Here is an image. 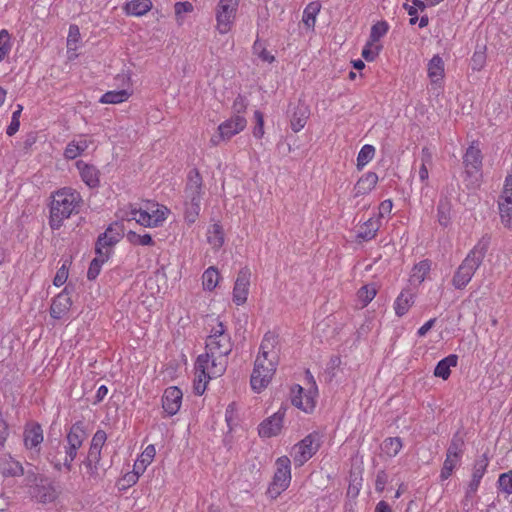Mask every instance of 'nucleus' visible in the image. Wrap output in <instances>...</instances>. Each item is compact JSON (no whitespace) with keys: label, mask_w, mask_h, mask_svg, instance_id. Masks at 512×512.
<instances>
[{"label":"nucleus","mask_w":512,"mask_h":512,"mask_svg":"<svg viewBox=\"0 0 512 512\" xmlns=\"http://www.w3.org/2000/svg\"><path fill=\"white\" fill-rule=\"evenodd\" d=\"M233 348V343L226 326L221 321H215L206 338V352L197 357L194 370V393L204 394L207 384L213 378L220 377L227 367V356Z\"/></svg>","instance_id":"obj_1"},{"label":"nucleus","mask_w":512,"mask_h":512,"mask_svg":"<svg viewBox=\"0 0 512 512\" xmlns=\"http://www.w3.org/2000/svg\"><path fill=\"white\" fill-rule=\"evenodd\" d=\"M280 350L278 335L267 332L261 341L250 378L254 392L261 393L270 384L279 364Z\"/></svg>","instance_id":"obj_2"},{"label":"nucleus","mask_w":512,"mask_h":512,"mask_svg":"<svg viewBox=\"0 0 512 512\" xmlns=\"http://www.w3.org/2000/svg\"><path fill=\"white\" fill-rule=\"evenodd\" d=\"M490 243L491 237L484 235L469 251L453 275L452 285L455 289H463L468 285L475 272L482 264Z\"/></svg>","instance_id":"obj_3"},{"label":"nucleus","mask_w":512,"mask_h":512,"mask_svg":"<svg viewBox=\"0 0 512 512\" xmlns=\"http://www.w3.org/2000/svg\"><path fill=\"white\" fill-rule=\"evenodd\" d=\"M86 438L87 433L85 431L83 423L80 421L74 423L70 427L65 438V442L63 445L64 456L60 457V453H49L48 455V460L54 467V469L59 472L70 471L72 469L73 461L77 457L78 450L82 447Z\"/></svg>","instance_id":"obj_4"},{"label":"nucleus","mask_w":512,"mask_h":512,"mask_svg":"<svg viewBox=\"0 0 512 512\" xmlns=\"http://www.w3.org/2000/svg\"><path fill=\"white\" fill-rule=\"evenodd\" d=\"M81 200L80 193L71 188L57 191L50 206V227L53 230L59 229L66 219L78 212Z\"/></svg>","instance_id":"obj_5"},{"label":"nucleus","mask_w":512,"mask_h":512,"mask_svg":"<svg viewBox=\"0 0 512 512\" xmlns=\"http://www.w3.org/2000/svg\"><path fill=\"white\" fill-rule=\"evenodd\" d=\"M169 209L157 203H147L145 209L135 205H128L118 210L117 216L121 221H136L139 225L148 228L161 226L167 219Z\"/></svg>","instance_id":"obj_6"},{"label":"nucleus","mask_w":512,"mask_h":512,"mask_svg":"<svg viewBox=\"0 0 512 512\" xmlns=\"http://www.w3.org/2000/svg\"><path fill=\"white\" fill-rule=\"evenodd\" d=\"M292 480L291 460L287 456H281L275 461V471L268 485L266 495L271 500L277 499L288 489Z\"/></svg>","instance_id":"obj_7"},{"label":"nucleus","mask_w":512,"mask_h":512,"mask_svg":"<svg viewBox=\"0 0 512 512\" xmlns=\"http://www.w3.org/2000/svg\"><path fill=\"white\" fill-rule=\"evenodd\" d=\"M465 174L470 185L478 187L482 179V154L474 143L470 145L463 157Z\"/></svg>","instance_id":"obj_8"},{"label":"nucleus","mask_w":512,"mask_h":512,"mask_svg":"<svg viewBox=\"0 0 512 512\" xmlns=\"http://www.w3.org/2000/svg\"><path fill=\"white\" fill-rule=\"evenodd\" d=\"M320 447V436L317 433H311L295 444L291 451V457L296 466L304 465Z\"/></svg>","instance_id":"obj_9"},{"label":"nucleus","mask_w":512,"mask_h":512,"mask_svg":"<svg viewBox=\"0 0 512 512\" xmlns=\"http://www.w3.org/2000/svg\"><path fill=\"white\" fill-rule=\"evenodd\" d=\"M239 0H219L217 5L216 29L220 34H227L235 21Z\"/></svg>","instance_id":"obj_10"},{"label":"nucleus","mask_w":512,"mask_h":512,"mask_svg":"<svg viewBox=\"0 0 512 512\" xmlns=\"http://www.w3.org/2000/svg\"><path fill=\"white\" fill-rule=\"evenodd\" d=\"M317 396L318 389L315 382L306 390L300 385H294L291 388L292 404L306 413H310L314 410Z\"/></svg>","instance_id":"obj_11"},{"label":"nucleus","mask_w":512,"mask_h":512,"mask_svg":"<svg viewBox=\"0 0 512 512\" xmlns=\"http://www.w3.org/2000/svg\"><path fill=\"white\" fill-rule=\"evenodd\" d=\"M123 235L124 227L122 223L115 222L110 224L106 231L99 235L95 251L108 252V255L111 256L113 246L122 239Z\"/></svg>","instance_id":"obj_12"},{"label":"nucleus","mask_w":512,"mask_h":512,"mask_svg":"<svg viewBox=\"0 0 512 512\" xmlns=\"http://www.w3.org/2000/svg\"><path fill=\"white\" fill-rule=\"evenodd\" d=\"M247 125L246 119L242 115H234L218 126V135L211 138L213 145H218L222 140H229L236 134L244 130Z\"/></svg>","instance_id":"obj_13"},{"label":"nucleus","mask_w":512,"mask_h":512,"mask_svg":"<svg viewBox=\"0 0 512 512\" xmlns=\"http://www.w3.org/2000/svg\"><path fill=\"white\" fill-rule=\"evenodd\" d=\"M44 440L43 429L37 422H27L23 429V445L34 453H39L41 444Z\"/></svg>","instance_id":"obj_14"},{"label":"nucleus","mask_w":512,"mask_h":512,"mask_svg":"<svg viewBox=\"0 0 512 512\" xmlns=\"http://www.w3.org/2000/svg\"><path fill=\"white\" fill-rule=\"evenodd\" d=\"M427 75L430 79L431 88L440 93L443 89L445 76V64L439 55H434L427 64Z\"/></svg>","instance_id":"obj_15"},{"label":"nucleus","mask_w":512,"mask_h":512,"mask_svg":"<svg viewBox=\"0 0 512 512\" xmlns=\"http://www.w3.org/2000/svg\"><path fill=\"white\" fill-rule=\"evenodd\" d=\"M251 271L249 268H242L235 280L233 288V302L236 305H243L249 294Z\"/></svg>","instance_id":"obj_16"},{"label":"nucleus","mask_w":512,"mask_h":512,"mask_svg":"<svg viewBox=\"0 0 512 512\" xmlns=\"http://www.w3.org/2000/svg\"><path fill=\"white\" fill-rule=\"evenodd\" d=\"M183 393L176 386L165 389L162 396V407L168 416H174L181 407Z\"/></svg>","instance_id":"obj_17"},{"label":"nucleus","mask_w":512,"mask_h":512,"mask_svg":"<svg viewBox=\"0 0 512 512\" xmlns=\"http://www.w3.org/2000/svg\"><path fill=\"white\" fill-rule=\"evenodd\" d=\"M93 144L92 137L81 134L71 140L65 147L64 157L68 160H74L81 156Z\"/></svg>","instance_id":"obj_18"},{"label":"nucleus","mask_w":512,"mask_h":512,"mask_svg":"<svg viewBox=\"0 0 512 512\" xmlns=\"http://www.w3.org/2000/svg\"><path fill=\"white\" fill-rule=\"evenodd\" d=\"M285 412L279 409L272 416L264 420L258 428L261 437H273L280 433L283 426Z\"/></svg>","instance_id":"obj_19"},{"label":"nucleus","mask_w":512,"mask_h":512,"mask_svg":"<svg viewBox=\"0 0 512 512\" xmlns=\"http://www.w3.org/2000/svg\"><path fill=\"white\" fill-rule=\"evenodd\" d=\"M184 201L201 202L202 199V177L197 170H191L187 177V184L184 191Z\"/></svg>","instance_id":"obj_20"},{"label":"nucleus","mask_w":512,"mask_h":512,"mask_svg":"<svg viewBox=\"0 0 512 512\" xmlns=\"http://www.w3.org/2000/svg\"><path fill=\"white\" fill-rule=\"evenodd\" d=\"M71 306V297L69 293L64 290L53 298L50 307V315L54 319H62L69 312Z\"/></svg>","instance_id":"obj_21"},{"label":"nucleus","mask_w":512,"mask_h":512,"mask_svg":"<svg viewBox=\"0 0 512 512\" xmlns=\"http://www.w3.org/2000/svg\"><path fill=\"white\" fill-rule=\"evenodd\" d=\"M76 167L79 171L82 181L90 188H96L100 183V172L91 164L82 160L76 162Z\"/></svg>","instance_id":"obj_22"},{"label":"nucleus","mask_w":512,"mask_h":512,"mask_svg":"<svg viewBox=\"0 0 512 512\" xmlns=\"http://www.w3.org/2000/svg\"><path fill=\"white\" fill-rule=\"evenodd\" d=\"M0 473L3 477H20L24 468L11 454H3L0 456Z\"/></svg>","instance_id":"obj_23"},{"label":"nucleus","mask_w":512,"mask_h":512,"mask_svg":"<svg viewBox=\"0 0 512 512\" xmlns=\"http://www.w3.org/2000/svg\"><path fill=\"white\" fill-rule=\"evenodd\" d=\"M378 175L375 172L368 171L364 173L356 182L353 188V197L368 195L377 185Z\"/></svg>","instance_id":"obj_24"},{"label":"nucleus","mask_w":512,"mask_h":512,"mask_svg":"<svg viewBox=\"0 0 512 512\" xmlns=\"http://www.w3.org/2000/svg\"><path fill=\"white\" fill-rule=\"evenodd\" d=\"M381 225L382 224L379 218H375V216L370 217L369 219H367L363 223H360L357 226V239L365 242L374 239Z\"/></svg>","instance_id":"obj_25"},{"label":"nucleus","mask_w":512,"mask_h":512,"mask_svg":"<svg viewBox=\"0 0 512 512\" xmlns=\"http://www.w3.org/2000/svg\"><path fill=\"white\" fill-rule=\"evenodd\" d=\"M156 454V449L153 444L148 445L141 455L137 458L133 466L132 477L137 481L139 476L144 473L146 468L151 464Z\"/></svg>","instance_id":"obj_26"},{"label":"nucleus","mask_w":512,"mask_h":512,"mask_svg":"<svg viewBox=\"0 0 512 512\" xmlns=\"http://www.w3.org/2000/svg\"><path fill=\"white\" fill-rule=\"evenodd\" d=\"M57 491L51 483L37 484L32 490V497L39 503H52L57 499Z\"/></svg>","instance_id":"obj_27"},{"label":"nucleus","mask_w":512,"mask_h":512,"mask_svg":"<svg viewBox=\"0 0 512 512\" xmlns=\"http://www.w3.org/2000/svg\"><path fill=\"white\" fill-rule=\"evenodd\" d=\"M415 302V294L410 289H404L394 301L395 314L398 317L404 316Z\"/></svg>","instance_id":"obj_28"},{"label":"nucleus","mask_w":512,"mask_h":512,"mask_svg":"<svg viewBox=\"0 0 512 512\" xmlns=\"http://www.w3.org/2000/svg\"><path fill=\"white\" fill-rule=\"evenodd\" d=\"M458 363V356L455 354H450L447 357L440 360L434 370V375L436 377L442 378L446 380L450 376V369L452 367H456Z\"/></svg>","instance_id":"obj_29"},{"label":"nucleus","mask_w":512,"mask_h":512,"mask_svg":"<svg viewBox=\"0 0 512 512\" xmlns=\"http://www.w3.org/2000/svg\"><path fill=\"white\" fill-rule=\"evenodd\" d=\"M207 241L214 250L220 249L225 241L223 227L219 223H214L207 230Z\"/></svg>","instance_id":"obj_30"},{"label":"nucleus","mask_w":512,"mask_h":512,"mask_svg":"<svg viewBox=\"0 0 512 512\" xmlns=\"http://www.w3.org/2000/svg\"><path fill=\"white\" fill-rule=\"evenodd\" d=\"M451 209L452 205L448 198H441L437 206V221L443 226L447 227L451 223Z\"/></svg>","instance_id":"obj_31"},{"label":"nucleus","mask_w":512,"mask_h":512,"mask_svg":"<svg viewBox=\"0 0 512 512\" xmlns=\"http://www.w3.org/2000/svg\"><path fill=\"white\" fill-rule=\"evenodd\" d=\"M152 8L150 0H131L126 3L125 11L128 15L142 16Z\"/></svg>","instance_id":"obj_32"},{"label":"nucleus","mask_w":512,"mask_h":512,"mask_svg":"<svg viewBox=\"0 0 512 512\" xmlns=\"http://www.w3.org/2000/svg\"><path fill=\"white\" fill-rule=\"evenodd\" d=\"M431 269V264L428 260H422L418 264H416L411 272L410 275V282L413 285H419L421 284L426 276L428 275L429 271Z\"/></svg>","instance_id":"obj_33"},{"label":"nucleus","mask_w":512,"mask_h":512,"mask_svg":"<svg viewBox=\"0 0 512 512\" xmlns=\"http://www.w3.org/2000/svg\"><path fill=\"white\" fill-rule=\"evenodd\" d=\"M220 280V274L216 267L210 266L208 267L202 275V286L206 291H213Z\"/></svg>","instance_id":"obj_34"},{"label":"nucleus","mask_w":512,"mask_h":512,"mask_svg":"<svg viewBox=\"0 0 512 512\" xmlns=\"http://www.w3.org/2000/svg\"><path fill=\"white\" fill-rule=\"evenodd\" d=\"M131 93L125 89L112 90L104 93L100 98V103L103 104H120L129 99Z\"/></svg>","instance_id":"obj_35"},{"label":"nucleus","mask_w":512,"mask_h":512,"mask_svg":"<svg viewBox=\"0 0 512 512\" xmlns=\"http://www.w3.org/2000/svg\"><path fill=\"white\" fill-rule=\"evenodd\" d=\"M110 258L108 252H96V257L91 261L88 271L87 278L89 280H94L99 275L101 268L105 262Z\"/></svg>","instance_id":"obj_36"},{"label":"nucleus","mask_w":512,"mask_h":512,"mask_svg":"<svg viewBox=\"0 0 512 512\" xmlns=\"http://www.w3.org/2000/svg\"><path fill=\"white\" fill-rule=\"evenodd\" d=\"M376 153V149L373 145L365 144L361 147L357 155L356 167L357 170L361 171L369 162L372 161Z\"/></svg>","instance_id":"obj_37"},{"label":"nucleus","mask_w":512,"mask_h":512,"mask_svg":"<svg viewBox=\"0 0 512 512\" xmlns=\"http://www.w3.org/2000/svg\"><path fill=\"white\" fill-rule=\"evenodd\" d=\"M201 210V202L184 201V219L191 225L196 222Z\"/></svg>","instance_id":"obj_38"},{"label":"nucleus","mask_w":512,"mask_h":512,"mask_svg":"<svg viewBox=\"0 0 512 512\" xmlns=\"http://www.w3.org/2000/svg\"><path fill=\"white\" fill-rule=\"evenodd\" d=\"M403 447L401 438L390 437L384 440L382 444L383 452L389 457H395Z\"/></svg>","instance_id":"obj_39"},{"label":"nucleus","mask_w":512,"mask_h":512,"mask_svg":"<svg viewBox=\"0 0 512 512\" xmlns=\"http://www.w3.org/2000/svg\"><path fill=\"white\" fill-rule=\"evenodd\" d=\"M461 458L446 454V458L441 469V480H447L453 473L454 469L460 465Z\"/></svg>","instance_id":"obj_40"},{"label":"nucleus","mask_w":512,"mask_h":512,"mask_svg":"<svg viewBox=\"0 0 512 512\" xmlns=\"http://www.w3.org/2000/svg\"><path fill=\"white\" fill-rule=\"evenodd\" d=\"M498 210L501 223L504 227L512 229V202L498 201Z\"/></svg>","instance_id":"obj_41"},{"label":"nucleus","mask_w":512,"mask_h":512,"mask_svg":"<svg viewBox=\"0 0 512 512\" xmlns=\"http://www.w3.org/2000/svg\"><path fill=\"white\" fill-rule=\"evenodd\" d=\"M381 50V43L372 42V40L368 39V41L366 42L365 46L362 49L361 55L366 61L372 62L378 57Z\"/></svg>","instance_id":"obj_42"},{"label":"nucleus","mask_w":512,"mask_h":512,"mask_svg":"<svg viewBox=\"0 0 512 512\" xmlns=\"http://www.w3.org/2000/svg\"><path fill=\"white\" fill-rule=\"evenodd\" d=\"M488 465L489 458L486 454H483L477 458L473 465L471 478L481 481L487 471Z\"/></svg>","instance_id":"obj_43"},{"label":"nucleus","mask_w":512,"mask_h":512,"mask_svg":"<svg viewBox=\"0 0 512 512\" xmlns=\"http://www.w3.org/2000/svg\"><path fill=\"white\" fill-rule=\"evenodd\" d=\"M321 5L318 2L309 3L303 11V22L308 26H314L316 22V16L320 12Z\"/></svg>","instance_id":"obj_44"},{"label":"nucleus","mask_w":512,"mask_h":512,"mask_svg":"<svg viewBox=\"0 0 512 512\" xmlns=\"http://www.w3.org/2000/svg\"><path fill=\"white\" fill-rule=\"evenodd\" d=\"M127 241L132 245H139V246H152L154 244V241L150 234H137L134 231H128L126 234Z\"/></svg>","instance_id":"obj_45"},{"label":"nucleus","mask_w":512,"mask_h":512,"mask_svg":"<svg viewBox=\"0 0 512 512\" xmlns=\"http://www.w3.org/2000/svg\"><path fill=\"white\" fill-rule=\"evenodd\" d=\"M253 54L256 55L261 61L266 63H273L275 61V57L271 52H269L264 43L261 42L259 39H256L253 47Z\"/></svg>","instance_id":"obj_46"},{"label":"nucleus","mask_w":512,"mask_h":512,"mask_svg":"<svg viewBox=\"0 0 512 512\" xmlns=\"http://www.w3.org/2000/svg\"><path fill=\"white\" fill-rule=\"evenodd\" d=\"M308 119V113L305 108H297L291 119V128L294 132H299L304 128Z\"/></svg>","instance_id":"obj_47"},{"label":"nucleus","mask_w":512,"mask_h":512,"mask_svg":"<svg viewBox=\"0 0 512 512\" xmlns=\"http://www.w3.org/2000/svg\"><path fill=\"white\" fill-rule=\"evenodd\" d=\"M377 290L374 284L364 285L357 292V297L362 303V306H367L376 296Z\"/></svg>","instance_id":"obj_48"},{"label":"nucleus","mask_w":512,"mask_h":512,"mask_svg":"<svg viewBox=\"0 0 512 512\" xmlns=\"http://www.w3.org/2000/svg\"><path fill=\"white\" fill-rule=\"evenodd\" d=\"M388 24L385 21L377 22L371 27L369 39L380 43V39L388 32Z\"/></svg>","instance_id":"obj_49"},{"label":"nucleus","mask_w":512,"mask_h":512,"mask_svg":"<svg viewBox=\"0 0 512 512\" xmlns=\"http://www.w3.org/2000/svg\"><path fill=\"white\" fill-rule=\"evenodd\" d=\"M485 46L477 47L471 58V67L474 71H479L483 68L486 62Z\"/></svg>","instance_id":"obj_50"},{"label":"nucleus","mask_w":512,"mask_h":512,"mask_svg":"<svg viewBox=\"0 0 512 512\" xmlns=\"http://www.w3.org/2000/svg\"><path fill=\"white\" fill-rule=\"evenodd\" d=\"M463 448H464V440L461 437H459L458 435H455L450 442V445L447 449L446 454H449L452 456H457L462 459V456L464 453Z\"/></svg>","instance_id":"obj_51"},{"label":"nucleus","mask_w":512,"mask_h":512,"mask_svg":"<svg viewBox=\"0 0 512 512\" xmlns=\"http://www.w3.org/2000/svg\"><path fill=\"white\" fill-rule=\"evenodd\" d=\"M82 465L86 469V474L90 478L96 479L99 476L100 460L86 456L82 461Z\"/></svg>","instance_id":"obj_52"},{"label":"nucleus","mask_w":512,"mask_h":512,"mask_svg":"<svg viewBox=\"0 0 512 512\" xmlns=\"http://www.w3.org/2000/svg\"><path fill=\"white\" fill-rule=\"evenodd\" d=\"M11 51V38L7 30H0V62L5 59V57Z\"/></svg>","instance_id":"obj_53"},{"label":"nucleus","mask_w":512,"mask_h":512,"mask_svg":"<svg viewBox=\"0 0 512 512\" xmlns=\"http://www.w3.org/2000/svg\"><path fill=\"white\" fill-rule=\"evenodd\" d=\"M498 484L504 493L512 494V470L500 474Z\"/></svg>","instance_id":"obj_54"},{"label":"nucleus","mask_w":512,"mask_h":512,"mask_svg":"<svg viewBox=\"0 0 512 512\" xmlns=\"http://www.w3.org/2000/svg\"><path fill=\"white\" fill-rule=\"evenodd\" d=\"M498 201L512 202V174L505 178L504 187Z\"/></svg>","instance_id":"obj_55"},{"label":"nucleus","mask_w":512,"mask_h":512,"mask_svg":"<svg viewBox=\"0 0 512 512\" xmlns=\"http://www.w3.org/2000/svg\"><path fill=\"white\" fill-rule=\"evenodd\" d=\"M254 118L256 121V125L253 129V135L256 138H262V136L264 135V116L260 111L256 110L254 112Z\"/></svg>","instance_id":"obj_56"},{"label":"nucleus","mask_w":512,"mask_h":512,"mask_svg":"<svg viewBox=\"0 0 512 512\" xmlns=\"http://www.w3.org/2000/svg\"><path fill=\"white\" fill-rule=\"evenodd\" d=\"M68 278V269L65 264H63L57 271L53 284L57 287L62 286Z\"/></svg>","instance_id":"obj_57"},{"label":"nucleus","mask_w":512,"mask_h":512,"mask_svg":"<svg viewBox=\"0 0 512 512\" xmlns=\"http://www.w3.org/2000/svg\"><path fill=\"white\" fill-rule=\"evenodd\" d=\"M392 208H393L392 200L386 199V200L382 201L378 208V215L375 218H379V220L381 221V219L383 217H385L386 215H389L391 213Z\"/></svg>","instance_id":"obj_58"},{"label":"nucleus","mask_w":512,"mask_h":512,"mask_svg":"<svg viewBox=\"0 0 512 512\" xmlns=\"http://www.w3.org/2000/svg\"><path fill=\"white\" fill-rule=\"evenodd\" d=\"M225 420H226L228 426L230 427V429H232V425H234L236 422V405H235V403H231L227 406L226 411H225Z\"/></svg>","instance_id":"obj_59"},{"label":"nucleus","mask_w":512,"mask_h":512,"mask_svg":"<svg viewBox=\"0 0 512 512\" xmlns=\"http://www.w3.org/2000/svg\"><path fill=\"white\" fill-rule=\"evenodd\" d=\"M107 440V435L104 430H97L92 437L91 445L99 447L102 449L103 445Z\"/></svg>","instance_id":"obj_60"},{"label":"nucleus","mask_w":512,"mask_h":512,"mask_svg":"<svg viewBox=\"0 0 512 512\" xmlns=\"http://www.w3.org/2000/svg\"><path fill=\"white\" fill-rule=\"evenodd\" d=\"M79 39H80V31H79L78 26L71 25L69 27V33H68V37H67L68 46L70 47L72 44L77 43L79 41Z\"/></svg>","instance_id":"obj_61"},{"label":"nucleus","mask_w":512,"mask_h":512,"mask_svg":"<svg viewBox=\"0 0 512 512\" xmlns=\"http://www.w3.org/2000/svg\"><path fill=\"white\" fill-rule=\"evenodd\" d=\"M8 425L3 419L2 413L0 412V448H2L8 438Z\"/></svg>","instance_id":"obj_62"},{"label":"nucleus","mask_w":512,"mask_h":512,"mask_svg":"<svg viewBox=\"0 0 512 512\" xmlns=\"http://www.w3.org/2000/svg\"><path fill=\"white\" fill-rule=\"evenodd\" d=\"M193 5L190 2H177L175 4V14L177 16L183 14V13H189L192 12Z\"/></svg>","instance_id":"obj_63"},{"label":"nucleus","mask_w":512,"mask_h":512,"mask_svg":"<svg viewBox=\"0 0 512 512\" xmlns=\"http://www.w3.org/2000/svg\"><path fill=\"white\" fill-rule=\"evenodd\" d=\"M421 163L424 165H432L433 153L428 147H423L420 156Z\"/></svg>","instance_id":"obj_64"}]
</instances>
